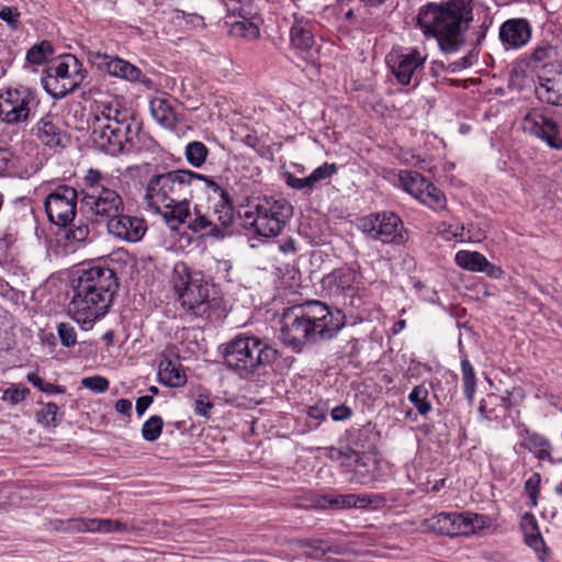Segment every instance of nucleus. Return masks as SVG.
<instances>
[{"mask_svg": "<svg viewBox=\"0 0 562 562\" xmlns=\"http://www.w3.org/2000/svg\"><path fill=\"white\" fill-rule=\"evenodd\" d=\"M117 289V277L106 266L89 265L77 269L69 280V317L82 330L92 329L110 312Z\"/></svg>", "mask_w": 562, "mask_h": 562, "instance_id": "obj_1", "label": "nucleus"}, {"mask_svg": "<svg viewBox=\"0 0 562 562\" xmlns=\"http://www.w3.org/2000/svg\"><path fill=\"white\" fill-rule=\"evenodd\" d=\"M473 21L472 0H446L422 5L417 25L426 38H435L441 52L457 53L465 43Z\"/></svg>", "mask_w": 562, "mask_h": 562, "instance_id": "obj_2", "label": "nucleus"}, {"mask_svg": "<svg viewBox=\"0 0 562 562\" xmlns=\"http://www.w3.org/2000/svg\"><path fill=\"white\" fill-rule=\"evenodd\" d=\"M201 180L205 176L188 169L154 173L144 186L143 203L168 222L186 221L190 215L192 187Z\"/></svg>", "mask_w": 562, "mask_h": 562, "instance_id": "obj_3", "label": "nucleus"}, {"mask_svg": "<svg viewBox=\"0 0 562 562\" xmlns=\"http://www.w3.org/2000/svg\"><path fill=\"white\" fill-rule=\"evenodd\" d=\"M342 317L319 301H308L284 311L281 339L299 352L306 344L333 338L342 327Z\"/></svg>", "mask_w": 562, "mask_h": 562, "instance_id": "obj_4", "label": "nucleus"}, {"mask_svg": "<svg viewBox=\"0 0 562 562\" xmlns=\"http://www.w3.org/2000/svg\"><path fill=\"white\" fill-rule=\"evenodd\" d=\"M134 121L119 109L103 104L98 108L92 121V137L97 146L105 154L119 156L126 154Z\"/></svg>", "mask_w": 562, "mask_h": 562, "instance_id": "obj_5", "label": "nucleus"}, {"mask_svg": "<svg viewBox=\"0 0 562 562\" xmlns=\"http://www.w3.org/2000/svg\"><path fill=\"white\" fill-rule=\"evenodd\" d=\"M278 351L267 340L255 336H239L227 345L224 360L240 375L254 373L258 368L276 361Z\"/></svg>", "mask_w": 562, "mask_h": 562, "instance_id": "obj_6", "label": "nucleus"}, {"mask_svg": "<svg viewBox=\"0 0 562 562\" xmlns=\"http://www.w3.org/2000/svg\"><path fill=\"white\" fill-rule=\"evenodd\" d=\"M86 203L95 216L109 220L124 212L122 196L113 189L114 177L98 169H89L83 178Z\"/></svg>", "mask_w": 562, "mask_h": 562, "instance_id": "obj_7", "label": "nucleus"}, {"mask_svg": "<svg viewBox=\"0 0 562 562\" xmlns=\"http://www.w3.org/2000/svg\"><path fill=\"white\" fill-rule=\"evenodd\" d=\"M87 77L82 61L72 54L54 58L44 71L42 83L54 99H63L78 89Z\"/></svg>", "mask_w": 562, "mask_h": 562, "instance_id": "obj_8", "label": "nucleus"}, {"mask_svg": "<svg viewBox=\"0 0 562 562\" xmlns=\"http://www.w3.org/2000/svg\"><path fill=\"white\" fill-rule=\"evenodd\" d=\"M293 207L284 199L263 198L258 201L254 210L244 214L246 226L255 229L261 237H276L283 231L292 217Z\"/></svg>", "mask_w": 562, "mask_h": 562, "instance_id": "obj_9", "label": "nucleus"}, {"mask_svg": "<svg viewBox=\"0 0 562 562\" xmlns=\"http://www.w3.org/2000/svg\"><path fill=\"white\" fill-rule=\"evenodd\" d=\"M40 104L37 92L23 85L0 90V120L7 124L27 122Z\"/></svg>", "mask_w": 562, "mask_h": 562, "instance_id": "obj_10", "label": "nucleus"}, {"mask_svg": "<svg viewBox=\"0 0 562 562\" xmlns=\"http://www.w3.org/2000/svg\"><path fill=\"white\" fill-rule=\"evenodd\" d=\"M392 182L435 212H441L447 207L446 194L415 170L396 171L393 173Z\"/></svg>", "mask_w": 562, "mask_h": 562, "instance_id": "obj_11", "label": "nucleus"}, {"mask_svg": "<svg viewBox=\"0 0 562 562\" xmlns=\"http://www.w3.org/2000/svg\"><path fill=\"white\" fill-rule=\"evenodd\" d=\"M386 64L401 86L417 87L422 79L427 55L416 47L392 49L386 55Z\"/></svg>", "mask_w": 562, "mask_h": 562, "instance_id": "obj_12", "label": "nucleus"}, {"mask_svg": "<svg viewBox=\"0 0 562 562\" xmlns=\"http://www.w3.org/2000/svg\"><path fill=\"white\" fill-rule=\"evenodd\" d=\"M359 227L367 237L384 244H401L405 240L403 222L393 212L364 216L359 220Z\"/></svg>", "mask_w": 562, "mask_h": 562, "instance_id": "obj_13", "label": "nucleus"}, {"mask_svg": "<svg viewBox=\"0 0 562 562\" xmlns=\"http://www.w3.org/2000/svg\"><path fill=\"white\" fill-rule=\"evenodd\" d=\"M77 191L71 187L59 186L49 192L44 201L49 222L60 227L72 223L77 214Z\"/></svg>", "mask_w": 562, "mask_h": 562, "instance_id": "obj_14", "label": "nucleus"}, {"mask_svg": "<svg viewBox=\"0 0 562 562\" xmlns=\"http://www.w3.org/2000/svg\"><path fill=\"white\" fill-rule=\"evenodd\" d=\"M525 133L544 142L553 149H562V124L547 115L541 109H531L521 120Z\"/></svg>", "mask_w": 562, "mask_h": 562, "instance_id": "obj_15", "label": "nucleus"}, {"mask_svg": "<svg viewBox=\"0 0 562 562\" xmlns=\"http://www.w3.org/2000/svg\"><path fill=\"white\" fill-rule=\"evenodd\" d=\"M483 517L473 513H440L429 519V527L447 536L469 535L483 524Z\"/></svg>", "mask_w": 562, "mask_h": 562, "instance_id": "obj_16", "label": "nucleus"}, {"mask_svg": "<svg viewBox=\"0 0 562 562\" xmlns=\"http://www.w3.org/2000/svg\"><path fill=\"white\" fill-rule=\"evenodd\" d=\"M201 182L204 183L209 199L207 211L220 229L231 226L234 222V205L228 192L206 176Z\"/></svg>", "mask_w": 562, "mask_h": 562, "instance_id": "obj_17", "label": "nucleus"}, {"mask_svg": "<svg viewBox=\"0 0 562 562\" xmlns=\"http://www.w3.org/2000/svg\"><path fill=\"white\" fill-rule=\"evenodd\" d=\"M211 289L212 284L204 280L201 272H196L191 285L181 292L178 299L183 308L194 315L202 316L210 308Z\"/></svg>", "mask_w": 562, "mask_h": 562, "instance_id": "obj_18", "label": "nucleus"}, {"mask_svg": "<svg viewBox=\"0 0 562 562\" xmlns=\"http://www.w3.org/2000/svg\"><path fill=\"white\" fill-rule=\"evenodd\" d=\"M106 228L110 235L120 240L137 243L144 237L147 225L142 217L120 212L119 215L109 220Z\"/></svg>", "mask_w": 562, "mask_h": 562, "instance_id": "obj_19", "label": "nucleus"}, {"mask_svg": "<svg viewBox=\"0 0 562 562\" xmlns=\"http://www.w3.org/2000/svg\"><path fill=\"white\" fill-rule=\"evenodd\" d=\"M35 137L49 148L65 147L68 137L57 115L43 116L32 128Z\"/></svg>", "mask_w": 562, "mask_h": 562, "instance_id": "obj_20", "label": "nucleus"}, {"mask_svg": "<svg viewBox=\"0 0 562 562\" xmlns=\"http://www.w3.org/2000/svg\"><path fill=\"white\" fill-rule=\"evenodd\" d=\"M531 32L532 29L527 19H508L499 27V40L505 49H518L529 43Z\"/></svg>", "mask_w": 562, "mask_h": 562, "instance_id": "obj_21", "label": "nucleus"}, {"mask_svg": "<svg viewBox=\"0 0 562 562\" xmlns=\"http://www.w3.org/2000/svg\"><path fill=\"white\" fill-rule=\"evenodd\" d=\"M454 262L463 270L483 272L493 279H499L504 274L501 267L490 262L487 258L479 251L459 250L456 252Z\"/></svg>", "mask_w": 562, "mask_h": 562, "instance_id": "obj_22", "label": "nucleus"}, {"mask_svg": "<svg viewBox=\"0 0 562 562\" xmlns=\"http://www.w3.org/2000/svg\"><path fill=\"white\" fill-rule=\"evenodd\" d=\"M101 65L112 77L121 78L130 82H140L145 87L151 85V80L144 76L138 67L123 58L103 55Z\"/></svg>", "mask_w": 562, "mask_h": 562, "instance_id": "obj_23", "label": "nucleus"}, {"mask_svg": "<svg viewBox=\"0 0 562 562\" xmlns=\"http://www.w3.org/2000/svg\"><path fill=\"white\" fill-rule=\"evenodd\" d=\"M316 24L311 19L294 16L290 30V44L300 52H308L315 44Z\"/></svg>", "mask_w": 562, "mask_h": 562, "instance_id": "obj_24", "label": "nucleus"}, {"mask_svg": "<svg viewBox=\"0 0 562 562\" xmlns=\"http://www.w3.org/2000/svg\"><path fill=\"white\" fill-rule=\"evenodd\" d=\"M512 395V392H507V395L487 394L480 402L479 411L481 415L487 420L498 424L504 423L513 406Z\"/></svg>", "mask_w": 562, "mask_h": 562, "instance_id": "obj_25", "label": "nucleus"}, {"mask_svg": "<svg viewBox=\"0 0 562 562\" xmlns=\"http://www.w3.org/2000/svg\"><path fill=\"white\" fill-rule=\"evenodd\" d=\"M325 282L336 293L352 291L363 284L361 273L355 267H341L326 276Z\"/></svg>", "mask_w": 562, "mask_h": 562, "instance_id": "obj_26", "label": "nucleus"}, {"mask_svg": "<svg viewBox=\"0 0 562 562\" xmlns=\"http://www.w3.org/2000/svg\"><path fill=\"white\" fill-rule=\"evenodd\" d=\"M33 172L25 157H18L10 149L0 147V176L24 179L31 177Z\"/></svg>", "mask_w": 562, "mask_h": 562, "instance_id": "obj_27", "label": "nucleus"}, {"mask_svg": "<svg viewBox=\"0 0 562 562\" xmlns=\"http://www.w3.org/2000/svg\"><path fill=\"white\" fill-rule=\"evenodd\" d=\"M520 526L524 532L525 542L533 549L540 561H546L547 548L539 531L536 517L530 513H525L521 517Z\"/></svg>", "mask_w": 562, "mask_h": 562, "instance_id": "obj_28", "label": "nucleus"}, {"mask_svg": "<svg viewBox=\"0 0 562 562\" xmlns=\"http://www.w3.org/2000/svg\"><path fill=\"white\" fill-rule=\"evenodd\" d=\"M535 93L541 102L562 105V70L552 78H540Z\"/></svg>", "mask_w": 562, "mask_h": 562, "instance_id": "obj_29", "label": "nucleus"}, {"mask_svg": "<svg viewBox=\"0 0 562 562\" xmlns=\"http://www.w3.org/2000/svg\"><path fill=\"white\" fill-rule=\"evenodd\" d=\"M521 446L533 453L537 459L542 461L552 460V445L544 436L526 429L521 432Z\"/></svg>", "mask_w": 562, "mask_h": 562, "instance_id": "obj_30", "label": "nucleus"}, {"mask_svg": "<svg viewBox=\"0 0 562 562\" xmlns=\"http://www.w3.org/2000/svg\"><path fill=\"white\" fill-rule=\"evenodd\" d=\"M158 380L164 385L180 387L186 384L187 375L178 361L166 358L159 363Z\"/></svg>", "mask_w": 562, "mask_h": 562, "instance_id": "obj_31", "label": "nucleus"}, {"mask_svg": "<svg viewBox=\"0 0 562 562\" xmlns=\"http://www.w3.org/2000/svg\"><path fill=\"white\" fill-rule=\"evenodd\" d=\"M69 527L74 530L81 532H112L124 528V526L112 519H71L69 520Z\"/></svg>", "mask_w": 562, "mask_h": 562, "instance_id": "obj_32", "label": "nucleus"}, {"mask_svg": "<svg viewBox=\"0 0 562 562\" xmlns=\"http://www.w3.org/2000/svg\"><path fill=\"white\" fill-rule=\"evenodd\" d=\"M177 223H187L188 227L194 233L216 235L221 232L212 214L207 211L202 213L196 206L194 213L190 212V215L186 221H176Z\"/></svg>", "mask_w": 562, "mask_h": 562, "instance_id": "obj_33", "label": "nucleus"}, {"mask_svg": "<svg viewBox=\"0 0 562 562\" xmlns=\"http://www.w3.org/2000/svg\"><path fill=\"white\" fill-rule=\"evenodd\" d=\"M130 147L126 154H157L160 151L159 144L146 133H142L138 124L135 122L130 136Z\"/></svg>", "mask_w": 562, "mask_h": 562, "instance_id": "obj_34", "label": "nucleus"}, {"mask_svg": "<svg viewBox=\"0 0 562 562\" xmlns=\"http://www.w3.org/2000/svg\"><path fill=\"white\" fill-rule=\"evenodd\" d=\"M241 20L234 22L231 25L229 34L235 37H240L246 41H256L260 36L259 26L252 21L255 15L237 14Z\"/></svg>", "mask_w": 562, "mask_h": 562, "instance_id": "obj_35", "label": "nucleus"}, {"mask_svg": "<svg viewBox=\"0 0 562 562\" xmlns=\"http://www.w3.org/2000/svg\"><path fill=\"white\" fill-rule=\"evenodd\" d=\"M326 499L337 508H367L373 503L372 496L368 494H339Z\"/></svg>", "mask_w": 562, "mask_h": 562, "instance_id": "obj_36", "label": "nucleus"}, {"mask_svg": "<svg viewBox=\"0 0 562 562\" xmlns=\"http://www.w3.org/2000/svg\"><path fill=\"white\" fill-rule=\"evenodd\" d=\"M195 273H191L189 267L184 262H177L173 266L171 274V283L177 295L181 294L187 288L191 285Z\"/></svg>", "mask_w": 562, "mask_h": 562, "instance_id": "obj_37", "label": "nucleus"}, {"mask_svg": "<svg viewBox=\"0 0 562 562\" xmlns=\"http://www.w3.org/2000/svg\"><path fill=\"white\" fill-rule=\"evenodd\" d=\"M327 456L329 459L340 462L342 467L355 465L358 468L366 465V462L363 461L364 457L350 448H347L346 450L329 448Z\"/></svg>", "mask_w": 562, "mask_h": 562, "instance_id": "obj_38", "label": "nucleus"}, {"mask_svg": "<svg viewBox=\"0 0 562 562\" xmlns=\"http://www.w3.org/2000/svg\"><path fill=\"white\" fill-rule=\"evenodd\" d=\"M153 117L162 126L171 127L175 124V113L167 101L155 99L150 102Z\"/></svg>", "mask_w": 562, "mask_h": 562, "instance_id": "obj_39", "label": "nucleus"}, {"mask_svg": "<svg viewBox=\"0 0 562 562\" xmlns=\"http://www.w3.org/2000/svg\"><path fill=\"white\" fill-rule=\"evenodd\" d=\"M207 147L202 142H191L186 146L184 156L187 161L194 168H200L206 161Z\"/></svg>", "mask_w": 562, "mask_h": 562, "instance_id": "obj_40", "label": "nucleus"}, {"mask_svg": "<svg viewBox=\"0 0 562 562\" xmlns=\"http://www.w3.org/2000/svg\"><path fill=\"white\" fill-rule=\"evenodd\" d=\"M428 395V389L424 384L416 385L408 394V401L420 415H427L432 409Z\"/></svg>", "mask_w": 562, "mask_h": 562, "instance_id": "obj_41", "label": "nucleus"}, {"mask_svg": "<svg viewBox=\"0 0 562 562\" xmlns=\"http://www.w3.org/2000/svg\"><path fill=\"white\" fill-rule=\"evenodd\" d=\"M463 393L467 400L472 403L476 390V376L473 366L468 359L461 361Z\"/></svg>", "mask_w": 562, "mask_h": 562, "instance_id": "obj_42", "label": "nucleus"}, {"mask_svg": "<svg viewBox=\"0 0 562 562\" xmlns=\"http://www.w3.org/2000/svg\"><path fill=\"white\" fill-rule=\"evenodd\" d=\"M53 54L52 44L48 41H42L27 50L26 60L32 65H43Z\"/></svg>", "mask_w": 562, "mask_h": 562, "instance_id": "obj_43", "label": "nucleus"}, {"mask_svg": "<svg viewBox=\"0 0 562 562\" xmlns=\"http://www.w3.org/2000/svg\"><path fill=\"white\" fill-rule=\"evenodd\" d=\"M438 234L446 240L464 243L465 225L460 222H443L438 227Z\"/></svg>", "mask_w": 562, "mask_h": 562, "instance_id": "obj_44", "label": "nucleus"}, {"mask_svg": "<svg viewBox=\"0 0 562 562\" xmlns=\"http://www.w3.org/2000/svg\"><path fill=\"white\" fill-rule=\"evenodd\" d=\"M164 422L160 416L149 417L142 426V436L146 441H155L162 431Z\"/></svg>", "mask_w": 562, "mask_h": 562, "instance_id": "obj_45", "label": "nucleus"}, {"mask_svg": "<svg viewBox=\"0 0 562 562\" xmlns=\"http://www.w3.org/2000/svg\"><path fill=\"white\" fill-rule=\"evenodd\" d=\"M58 411L59 407L53 402L44 404L36 414L38 424L43 425L44 427H56Z\"/></svg>", "mask_w": 562, "mask_h": 562, "instance_id": "obj_46", "label": "nucleus"}, {"mask_svg": "<svg viewBox=\"0 0 562 562\" xmlns=\"http://www.w3.org/2000/svg\"><path fill=\"white\" fill-rule=\"evenodd\" d=\"M26 379L33 386L47 394H63L66 391L65 386L46 382L35 372H30Z\"/></svg>", "mask_w": 562, "mask_h": 562, "instance_id": "obj_47", "label": "nucleus"}, {"mask_svg": "<svg viewBox=\"0 0 562 562\" xmlns=\"http://www.w3.org/2000/svg\"><path fill=\"white\" fill-rule=\"evenodd\" d=\"M337 165L331 162H324L323 165L315 168L311 175H308L310 180L312 181V184L314 189L316 188V184L321 181H325L329 178H331L335 173H337Z\"/></svg>", "mask_w": 562, "mask_h": 562, "instance_id": "obj_48", "label": "nucleus"}, {"mask_svg": "<svg viewBox=\"0 0 562 562\" xmlns=\"http://www.w3.org/2000/svg\"><path fill=\"white\" fill-rule=\"evenodd\" d=\"M57 335L60 344L66 348H71L77 344V331L69 323H59L57 325Z\"/></svg>", "mask_w": 562, "mask_h": 562, "instance_id": "obj_49", "label": "nucleus"}, {"mask_svg": "<svg viewBox=\"0 0 562 562\" xmlns=\"http://www.w3.org/2000/svg\"><path fill=\"white\" fill-rule=\"evenodd\" d=\"M284 181L291 189L302 191L304 194H311L315 189L310 180V177L299 178L291 172L284 175Z\"/></svg>", "mask_w": 562, "mask_h": 562, "instance_id": "obj_50", "label": "nucleus"}, {"mask_svg": "<svg viewBox=\"0 0 562 562\" xmlns=\"http://www.w3.org/2000/svg\"><path fill=\"white\" fill-rule=\"evenodd\" d=\"M29 393L30 391L27 387L19 384H11L3 391L2 400L9 402L11 405H16L24 401Z\"/></svg>", "mask_w": 562, "mask_h": 562, "instance_id": "obj_51", "label": "nucleus"}, {"mask_svg": "<svg viewBox=\"0 0 562 562\" xmlns=\"http://www.w3.org/2000/svg\"><path fill=\"white\" fill-rule=\"evenodd\" d=\"M228 11L235 14L256 15V8L252 0H225Z\"/></svg>", "mask_w": 562, "mask_h": 562, "instance_id": "obj_52", "label": "nucleus"}, {"mask_svg": "<svg viewBox=\"0 0 562 562\" xmlns=\"http://www.w3.org/2000/svg\"><path fill=\"white\" fill-rule=\"evenodd\" d=\"M81 385L94 393H104L110 385L106 378L101 375L87 376L81 380Z\"/></svg>", "mask_w": 562, "mask_h": 562, "instance_id": "obj_53", "label": "nucleus"}, {"mask_svg": "<svg viewBox=\"0 0 562 562\" xmlns=\"http://www.w3.org/2000/svg\"><path fill=\"white\" fill-rule=\"evenodd\" d=\"M553 47L549 43H540L538 44L530 53V61L536 65L544 63L549 60L552 56Z\"/></svg>", "mask_w": 562, "mask_h": 562, "instance_id": "obj_54", "label": "nucleus"}, {"mask_svg": "<svg viewBox=\"0 0 562 562\" xmlns=\"http://www.w3.org/2000/svg\"><path fill=\"white\" fill-rule=\"evenodd\" d=\"M541 476L539 473H532L525 483V491L530 498L531 506L537 505V499L540 490Z\"/></svg>", "mask_w": 562, "mask_h": 562, "instance_id": "obj_55", "label": "nucleus"}, {"mask_svg": "<svg viewBox=\"0 0 562 562\" xmlns=\"http://www.w3.org/2000/svg\"><path fill=\"white\" fill-rule=\"evenodd\" d=\"M486 238V231L474 223L465 226L464 243H480Z\"/></svg>", "mask_w": 562, "mask_h": 562, "instance_id": "obj_56", "label": "nucleus"}, {"mask_svg": "<svg viewBox=\"0 0 562 562\" xmlns=\"http://www.w3.org/2000/svg\"><path fill=\"white\" fill-rule=\"evenodd\" d=\"M212 408H213V403L211 402L209 394L201 393L194 400L195 414L203 416V417H209Z\"/></svg>", "mask_w": 562, "mask_h": 562, "instance_id": "obj_57", "label": "nucleus"}, {"mask_svg": "<svg viewBox=\"0 0 562 562\" xmlns=\"http://www.w3.org/2000/svg\"><path fill=\"white\" fill-rule=\"evenodd\" d=\"M90 229L87 224H79L67 232V239L76 243L86 241L89 237Z\"/></svg>", "mask_w": 562, "mask_h": 562, "instance_id": "obj_58", "label": "nucleus"}, {"mask_svg": "<svg viewBox=\"0 0 562 562\" xmlns=\"http://www.w3.org/2000/svg\"><path fill=\"white\" fill-rule=\"evenodd\" d=\"M0 19L12 29H16L20 23V12L16 8L3 7L0 10Z\"/></svg>", "mask_w": 562, "mask_h": 562, "instance_id": "obj_59", "label": "nucleus"}, {"mask_svg": "<svg viewBox=\"0 0 562 562\" xmlns=\"http://www.w3.org/2000/svg\"><path fill=\"white\" fill-rule=\"evenodd\" d=\"M351 408L346 405L336 406L330 412L331 419L335 422L347 420L351 417Z\"/></svg>", "mask_w": 562, "mask_h": 562, "instance_id": "obj_60", "label": "nucleus"}, {"mask_svg": "<svg viewBox=\"0 0 562 562\" xmlns=\"http://www.w3.org/2000/svg\"><path fill=\"white\" fill-rule=\"evenodd\" d=\"M151 403H153V397L148 396V395L140 396L139 398H137V401H136L137 414L143 415L146 412V409L150 406Z\"/></svg>", "mask_w": 562, "mask_h": 562, "instance_id": "obj_61", "label": "nucleus"}, {"mask_svg": "<svg viewBox=\"0 0 562 562\" xmlns=\"http://www.w3.org/2000/svg\"><path fill=\"white\" fill-rule=\"evenodd\" d=\"M115 409L122 415H130L132 411V402L125 398L117 400L115 403Z\"/></svg>", "mask_w": 562, "mask_h": 562, "instance_id": "obj_62", "label": "nucleus"}, {"mask_svg": "<svg viewBox=\"0 0 562 562\" xmlns=\"http://www.w3.org/2000/svg\"><path fill=\"white\" fill-rule=\"evenodd\" d=\"M182 16H187L188 23L192 24L193 27H204V19L199 14H186L183 11H181Z\"/></svg>", "mask_w": 562, "mask_h": 562, "instance_id": "obj_63", "label": "nucleus"}, {"mask_svg": "<svg viewBox=\"0 0 562 562\" xmlns=\"http://www.w3.org/2000/svg\"><path fill=\"white\" fill-rule=\"evenodd\" d=\"M280 251L283 254H294L296 251L295 241L293 239H286L279 245Z\"/></svg>", "mask_w": 562, "mask_h": 562, "instance_id": "obj_64", "label": "nucleus"}]
</instances>
